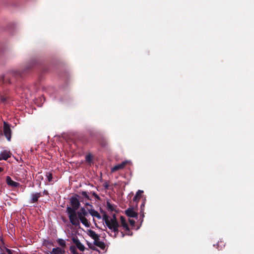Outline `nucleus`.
<instances>
[{"instance_id": "obj_22", "label": "nucleus", "mask_w": 254, "mask_h": 254, "mask_svg": "<svg viewBox=\"0 0 254 254\" xmlns=\"http://www.w3.org/2000/svg\"><path fill=\"white\" fill-rule=\"evenodd\" d=\"M85 159L87 162L91 163L92 160V157L91 154H89L86 156Z\"/></svg>"}, {"instance_id": "obj_14", "label": "nucleus", "mask_w": 254, "mask_h": 254, "mask_svg": "<svg viewBox=\"0 0 254 254\" xmlns=\"http://www.w3.org/2000/svg\"><path fill=\"white\" fill-rule=\"evenodd\" d=\"M89 233L90 237L94 239V241H96L97 239H99V236L94 231L90 230L89 231Z\"/></svg>"}, {"instance_id": "obj_20", "label": "nucleus", "mask_w": 254, "mask_h": 254, "mask_svg": "<svg viewBox=\"0 0 254 254\" xmlns=\"http://www.w3.org/2000/svg\"><path fill=\"white\" fill-rule=\"evenodd\" d=\"M79 212H80L83 216H85V217L88 215V211L84 207H81Z\"/></svg>"}, {"instance_id": "obj_27", "label": "nucleus", "mask_w": 254, "mask_h": 254, "mask_svg": "<svg viewBox=\"0 0 254 254\" xmlns=\"http://www.w3.org/2000/svg\"><path fill=\"white\" fill-rule=\"evenodd\" d=\"M7 99H8V98L6 96H0V101L2 103L6 102L7 100Z\"/></svg>"}, {"instance_id": "obj_10", "label": "nucleus", "mask_w": 254, "mask_h": 254, "mask_svg": "<svg viewBox=\"0 0 254 254\" xmlns=\"http://www.w3.org/2000/svg\"><path fill=\"white\" fill-rule=\"evenodd\" d=\"M88 211L89 213L93 217H96L97 218L100 219L101 218V216L100 214L95 209H88Z\"/></svg>"}, {"instance_id": "obj_1", "label": "nucleus", "mask_w": 254, "mask_h": 254, "mask_svg": "<svg viewBox=\"0 0 254 254\" xmlns=\"http://www.w3.org/2000/svg\"><path fill=\"white\" fill-rule=\"evenodd\" d=\"M79 196L77 194L75 196H72L70 198V202L71 207L67 206L66 209V212L68 214L69 218H72L73 216H75V211L78 209L80 206L79 199L77 198Z\"/></svg>"}, {"instance_id": "obj_32", "label": "nucleus", "mask_w": 254, "mask_h": 254, "mask_svg": "<svg viewBox=\"0 0 254 254\" xmlns=\"http://www.w3.org/2000/svg\"><path fill=\"white\" fill-rule=\"evenodd\" d=\"M43 195H44V194H45V195H48V194H49V193H48V191H47V190H44L43 191Z\"/></svg>"}, {"instance_id": "obj_6", "label": "nucleus", "mask_w": 254, "mask_h": 254, "mask_svg": "<svg viewBox=\"0 0 254 254\" xmlns=\"http://www.w3.org/2000/svg\"><path fill=\"white\" fill-rule=\"evenodd\" d=\"M125 214L129 217H137V213L133 210V208H128L125 210Z\"/></svg>"}, {"instance_id": "obj_18", "label": "nucleus", "mask_w": 254, "mask_h": 254, "mask_svg": "<svg viewBox=\"0 0 254 254\" xmlns=\"http://www.w3.org/2000/svg\"><path fill=\"white\" fill-rule=\"evenodd\" d=\"M107 208L109 211H111V212L116 211L114 205H113L112 204H111L110 203V202H109V201L107 202Z\"/></svg>"}, {"instance_id": "obj_13", "label": "nucleus", "mask_w": 254, "mask_h": 254, "mask_svg": "<svg viewBox=\"0 0 254 254\" xmlns=\"http://www.w3.org/2000/svg\"><path fill=\"white\" fill-rule=\"evenodd\" d=\"M120 220H121V223L122 226L125 229H127L128 226L127 223L126 222L125 218L124 216H121L120 217Z\"/></svg>"}, {"instance_id": "obj_7", "label": "nucleus", "mask_w": 254, "mask_h": 254, "mask_svg": "<svg viewBox=\"0 0 254 254\" xmlns=\"http://www.w3.org/2000/svg\"><path fill=\"white\" fill-rule=\"evenodd\" d=\"M73 242L76 245L77 248L81 252H83L85 250L84 246L81 244L78 239L73 238Z\"/></svg>"}, {"instance_id": "obj_8", "label": "nucleus", "mask_w": 254, "mask_h": 254, "mask_svg": "<svg viewBox=\"0 0 254 254\" xmlns=\"http://www.w3.org/2000/svg\"><path fill=\"white\" fill-rule=\"evenodd\" d=\"M120 227V225L119 224H117V225H111L110 226H108V228L110 229V230H112L114 233H115V235L114 236V237L115 238L117 237L119 232V228Z\"/></svg>"}, {"instance_id": "obj_23", "label": "nucleus", "mask_w": 254, "mask_h": 254, "mask_svg": "<svg viewBox=\"0 0 254 254\" xmlns=\"http://www.w3.org/2000/svg\"><path fill=\"white\" fill-rule=\"evenodd\" d=\"M87 245L90 249H91L93 251H98V250L97 249V248H96L95 246H94L92 244H91L89 242H87Z\"/></svg>"}, {"instance_id": "obj_29", "label": "nucleus", "mask_w": 254, "mask_h": 254, "mask_svg": "<svg viewBox=\"0 0 254 254\" xmlns=\"http://www.w3.org/2000/svg\"><path fill=\"white\" fill-rule=\"evenodd\" d=\"M129 223H130V225L132 226H134L135 225V221L132 219H129L128 220Z\"/></svg>"}, {"instance_id": "obj_19", "label": "nucleus", "mask_w": 254, "mask_h": 254, "mask_svg": "<svg viewBox=\"0 0 254 254\" xmlns=\"http://www.w3.org/2000/svg\"><path fill=\"white\" fill-rule=\"evenodd\" d=\"M58 244L63 248H64L66 246L65 242L64 240L62 239H59L57 241Z\"/></svg>"}, {"instance_id": "obj_21", "label": "nucleus", "mask_w": 254, "mask_h": 254, "mask_svg": "<svg viewBox=\"0 0 254 254\" xmlns=\"http://www.w3.org/2000/svg\"><path fill=\"white\" fill-rule=\"evenodd\" d=\"M69 251L72 254H79L77 253L76 249L74 246H71L70 247Z\"/></svg>"}, {"instance_id": "obj_12", "label": "nucleus", "mask_w": 254, "mask_h": 254, "mask_svg": "<svg viewBox=\"0 0 254 254\" xmlns=\"http://www.w3.org/2000/svg\"><path fill=\"white\" fill-rule=\"evenodd\" d=\"M143 192V190H138L135 196L133 198V201L134 202H136V203H138V202L139 201L141 194Z\"/></svg>"}, {"instance_id": "obj_34", "label": "nucleus", "mask_w": 254, "mask_h": 254, "mask_svg": "<svg viewBox=\"0 0 254 254\" xmlns=\"http://www.w3.org/2000/svg\"><path fill=\"white\" fill-rule=\"evenodd\" d=\"M121 234H122V237H124L125 236V234L123 232H121Z\"/></svg>"}, {"instance_id": "obj_17", "label": "nucleus", "mask_w": 254, "mask_h": 254, "mask_svg": "<svg viewBox=\"0 0 254 254\" xmlns=\"http://www.w3.org/2000/svg\"><path fill=\"white\" fill-rule=\"evenodd\" d=\"M110 224L111 225H117L119 224V222L116 218V215L115 214H114L112 216V218H110Z\"/></svg>"}, {"instance_id": "obj_36", "label": "nucleus", "mask_w": 254, "mask_h": 254, "mask_svg": "<svg viewBox=\"0 0 254 254\" xmlns=\"http://www.w3.org/2000/svg\"><path fill=\"white\" fill-rule=\"evenodd\" d=\"M3 171V168H2V167H0V172H2V171Z\"/></svg>"}, {"instance_id": "obj_5", "label": "nucleus", "mask_w": 254, "mask_h": 254, "mask_svg": "<svg viewBox=\"0 0 254 254\" xmlns=\"http://www.w3.org/2000/svg\"><path fill=\"white\" fill-rule=\"evenodd\" d=\"M128 162L127 161H123L122 163L117 164L113 167L111 169L112 172H116L119 170L123 169L126 165L127 164Z\"/></svg>"}, {"instance_id": "obj_38", "label": "nucleus", "mask_w": 254, "mask_h": 254, "mask_svg": "<svg viewBox=\"0 0 254 254\" xmlns=\"http://www.w3.org/2000/svg\"><path fill=\"white\" fill-rule=\"evenodd\" d=\"M93 220L94 222L95 221V220L94 218H93Z\"/></svg>"}, {"instance_id": "obj_28", "label": "nucleus", "mask_w": 254, "mask_h": 254, "mask_svg": "<svg viewBox=\"0 0 254 254\" xmlns=\"http://www.w3.org/2000/svg\"><path fill=\"white\" fill-rule=\"evenodd\" d=\"M125 230L126 231V235H127L128 236H132V235L133 233L132 232L130 231L129 227H128L127 229H125Z\"/></svg>"}, {"instance_id": "obj_37", "label": "nucleus", "mask_w": 254, "mask_h": 254, "mask_svg": "<svg viewBox=\"0 0 254 254\" xmlns=\"http://www.w3.org/2000/svg\"><path fill=\"white\" fill-rule=\"evenodd\" d=\"M0 254H5L4 253H0Z\"/></svg>"}, {"instance_id": "obj_11", "label": "nucleus", "mask_w": 254, "mask_h": 254, "mask_svg": "<svg viewBox=\"0 0 254 254\" xmlns=\"http://www.w3.org/2000/svg\"><path fill=\"white\" fill-rule=\"evenodd\" d=\"M93 244L95 246L99 247L102 250L105 249L106 246L105 243L103 242L100 241L99 239L94 241Z\"/></svg>"}, {"instance_id": "obj_2", "label": "nucleus", "mask_w": 254, "mask_h": 254, "mask_svg": "<svg viewBox=\"0 0 254 254\" xmlns=\"http://www.w3.org/2000/svg\"><path fill=\"white\" fill-rule=\"evenodd\" d=\"M69 220L71 224L76 227L79 226L80 222L86 227H89L90 225V223L88 222L87 219L79 211H75V216L69 218Z\"/></svg>"}, {"instance_id": "obj_3", "label": "nucleus", "mask_w": 254, "mask_h": 254, "mask_svg": "<svg viewBox=\"0 0 254 254\" xmlns=\"http://www.w3.org/2000/svg\"><path fill=\"white\" fill-rule=\"evenodd\" d=\"M3 133L7 140L9 141H10L11 136V130L10 128L9 125L5 122H4L3 125Z\"/></svg>"}, {"instance_id": "obj_31", "label": "nucleus", "mask_w": 254, "mask_h": 254, "mask_svg": "<svg viewBox=\"0 0 254 254\" xmlns=\"http://www.w3.org/2000/svg\"><path fill=\"white\" fill-rule=\"evenodd\" d=\"M5 251L8 254H13L12 251L10 249L6 248Z\"/></svg>"}, {"instance_id": "obj_15", "label": "nucleus", "mask_w": 254, "mask_h": 254, "mask_svg": "<svg viewBox=\"0 0 254 254\" xmlns=\"http://www.w3.org/2000/svg\"><path fill=\"white\" fill-rule=\"evenodd\" d=\"M0 156V160L3 159L6 160L10 157V154L9 152L5 151L1 153Z\"/></svg>"}, {"instance_id": "obj_9", "label": "nucleus", "mask_w": 254, "mask_h": 254, "mask_svg": "<svg viewBox=\"0 0 254 254\" xmlns=\"http://www.w3.org/2000/svg\"><path fill=\"white\" fill-rule=\"evenodd\" d=\"M43 196L41 192H37L31 194V202L35 203L38 201L39 197Z\"/></svg>"}, {"instance_id": "obj_24", "label": "nucleus", "mask_w": 254, "mask_h": 254, "mask_svg": "<svg viewBox=\"0 0 254 254\" xmlns=\"http://www.w3.org/2000/svg\"><path fill=\"white\" fill-rule=\"evenodd\" d=\"M81 194H82V195H83L85 198H86L87 200H91L90 197L89 196V195L87 194V192L85 191H82L81 192Z\"/></svg>"}, {"instance_id": "obj_35", "label": "nucleus", "mask_w": 254, "mask_h": 254, "mask_svg": "<svg viewBox=\"0 0 254 254\" xmlns=\"http://www.w3.org/2000/svg\"><path fill=\"white\" fill-rule=\"evenodd\" d=\"M100 212L102 213H103V214H104V213H105V212L104 211H103L102 209H100Z\"/></svg>"}, {"instance_id": "obj_33", "label": "nucleus", "mask_w": 254, "mask_h": 254, "mask_svg": "<svg viewBox=\"0 0 254 254\" xmlns=\"http://www.w3.org/2000/svg\"><path fill=\"white\" fill-rule=\"evenodd\" d=\"M85 205L86 206H90L91 207H92V205L91 204H89V203H88V202H86L85 203Z\"/></svg>"}, {"instance_id": "obj_4", "label": "nucleus", "mask_w": 254, "mask_h": 254, "mask_svg": "<svg viewBox=\"0 0 254 254\" xmlns=\"http://www.w3.org/2000/svg\"><path fill=\"white\" fill-rule=\"evenodd\" d=\"M6 182L8 186L12 187L17 188L20 186L19 183L13 181L9 176L6 177Z\"/></svg>"}, {"instance_id": "obj_16", "label": "nucleus", "mask_w": 254, "mask_h": 254, "mask_svg": "<svg viewBox=\"0 0 254 254\" xmlns=\"http://www.w3.org/2000/svg\"><path fill=\"white\" fill-rule=\"evenodd\" d=\"M103 220L104 221L106 226L108 227V226H110V219L108 215H107L106 213H104V214L103 215Z\"/></svg>"}, {"instance_id": "obj_25", "label": "nucleus", "mask_w": 254, "mask_h": 254, "mask_svg": "<svg viewBox=\"0 0 254 254\" xmlns=\"http://www.w3.org/2000/svg\"><path fill=\"white\" fill-rule=\"evenodd\" d=\"M46 176L47 177L48 182H51L52 180V178H53V176H52V173H47V174H46Z\"/></svg>"}, {"instance_id": "obj_26", "label": "nucleus", "mask_w": 254, "mask_h": 254, "mask_svg": "<svg viewBox=\"0 0 254 254\" xmlns=\"http://www.w3.org/2000/svg\"><path fill=\"white\" fill-rule=\"evenodd\" d=\"M92 193V194L93 195V196H94L95 197V198L98 200H100V197H99V196L95 192H91Z\"/></svg>"}, {"instance_id": "obj_30", "label": "nucleus", "mask_w": 254, "mask_h": 254, "mask_svg": "<svg viewBox=\"0 0 254 254\" xmlns=\"http://www.w3.org/2000/svg\"><path fill=\"white\" fill-rule=\"evenodd\" d=\"M103 186L106 189H108L109 187V184L108 182H106L104 183Z\"/></svg>"}]
</instances>
